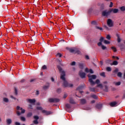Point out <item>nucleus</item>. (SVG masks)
Listing matches in <instances>:
<instances>
[{"label": "nucleus", "instance_id": "f257e3e1", "mask_svg": "<svg viewBox=\"0 0 125 125\" xmlns=\"http://www.w3.org/2000/svg\"><path fill=\"white\" fill-rule=\"evenodd\" d=\"M57 68L60 73H61V79L63 81V86H64V87H72L73 86V84H69L66 81V78H65L66 72L65 71L63 70V69H62V67H61L60 65H58Z\"/></svg>", "mask_w": 125, "mask_h": 125}, {"label": "nucleus", "instance_id": "f03ea898", "mask_svg": "<svg viewBox=\"0 0 125 125\" xmlns=\"http://www.w3.org/2000/svg\"><path fill=\"white\" fill-rule=\"evenodd\" d=\"M89 79V82L90 83L91 85H94L95 84V82L93 81L92 80H95L96 79V75H88Z\"/></svg>", "mask_w": 125, "mask_h": 125}, {"label": "nucleus", "instance_id": "7ed1b4c3", "mask_svg": "<svg viewBox=\"0 0 125 125\" xmlns=\"http://www.w3.org/2000/svg\"><path fill=\"white\" fill-rule=\"evenodd\" d=\"M110 14H111L110 10L108 11L107 10H105L102 12V15L104 17H108V16H109Z\"/></svg>", "mask_w": 125, "mask_h": 125}, {"label": "nucleus", "instance_id": "20e7f679", "mask_svg": "<svg viewBox=\"0 0 125 125\" xmlns=\"http://www.w3.org/2000/svg\"><path fill=\"white\" fill-rule=\"evenodd\" d=\"M107 25L110 28H112V27H114V22H113V21L111 20V19H108L107 20Z\"/></svg>", "mask_w": 125, "mask_h": 125}, {"label": "nucleus", "instance_id": "39448f33", "mask_svg": "<svg viewBox=\"0 0 125 125\" xmlns=\"http://www.w3.org/2000/svg\"><path fill=\"white\" fill-rule=\"evenodd\" d=\"M48 101L50 103H57V102H59L60 100L57 98H49Z\"/></svg>", "mask_w": 125, "mask_h": 125}, {"label": "nucleus", "instance_id": "423d86ee", "mask_svg": "<svg viewBox=\"0 0 125 125\" xmlns=\"http://www.w3.org/2000/svg\"><path fill=\"white\" fill-rule=\"evenodd\" d=\"M79 75L81 79H84L85 78V73L83 72V70H81L79 72Z\"/></svg>", "mask_w": 125, "mask_h": 125}, {"label": "nucleus", "instance_id": "0eeeda50", "mask_svg": "<svg viewBox=\"0 0 125 125\" xmlns=\"http://www.w3.org/2000/svg\"><path fill=\"white\" fill-rule=\"evenodd\" d=\"M119 47H120V50L121 51H123L124 50H125V45L124 44L120 43L118 44Z\"/></svg>", "mask_w": 125, "mask_h": 125}, {"label": "nucleus", "instance_id": "6e6552de", "mask_svg": "<svg viewBox=\"0 0 125 125\" xmlns=\"http://www.w3.org/2000/svg\"><path fill=\"white\" fill-rule=\"evenodd\" d=\"M69 50L71 53H77L78 52V50L75 48H70L69 49Z\"/></svg>", "mask_w": 125, "mask_h": 125}, {"label": "nucleus", "instance_id": "1a4fd4ad", "mask_svg": "<svg viewBox=\"0 0 125 125\" xmlns=\"http://www.w3.org/2000/svg\"><path fill=\"white\" fill-rule=\"evenodd\" d=\"M42 113L43 114H45L47 116H48V115H51V114H52V112L51 111H47L45 110H42Z\"/></svg>", "mask_w": 125, "mask_h": 125}, {"label": "nucleus", "instance_id": "9d476101", "mask_svg": "<svg viewBox=\"0 0 125 125\" xmlns=\"http://www.w3.org/2000/svg\"><path fill=\"white\" fill-rule=\"evenodd\" d=\"M27 102H29V103H31V104H33V103H36V100L35 99H28L26 100Z\"/></svg>", "mask_w": 125, "mask_h": 125}, {"label": "nucleus", "instance_id": "9b49d317", "mask_svg": "<svg viewBox=\"0 0 125 125\" xmlns=\"http://www.w3.org/2000/svg\"><path fill=\"white\" fill-rule=\"evenodd\" d=\"M84 87H85V84H83L81 85L80 86H79L76 89V90H82V89H83V88Z\"/></svg>", "mask_w": 125, "mask_h": 125}, {"label": "nucleus", "instance_id": "f8f14e48", "mask_svg": "<svg viewBox=\"0 0 125 125\" xmlns=\"http://www.w3.org/2000/svg\"><path fill=\"white\" fill-rule=\"evenodd\" d=\"M117 104H118V102H111L110 104V106L111 107H116V106H117Z\"/></svg>", "mask_w": 125, "mask_h": 125}, {"label": "nucleus", "instance_id": "ddd939ff", "mask_svg": "<svg viewBox=\"0 0 125 125\" xmlns=\"http://www.w3.org/2000/svg\"><path fill=\"white\" fill-rule=\"evenodd\" d=\"M110 10V13L113 12V13H118L119 12V9L117 8L111 9Z\"/></svg>", "mask_w": 125, "mask_h": 125}, {"label": "nucleus", "instance_id": "4468645a", "mask_svg": "<svg viewBox=\"0 0 125 125\" xmlns=\"http://www.w3.org/2000/svg\"><path fill=\"white\" fill-rule=\"evenodd\" d=\"M49 86H50V84L49 83H47V85H45L43 86V89H44V90H46V89H47Z\"/></svg>", "mask_w": 125, "mask_h": 125}, {"label": "nucleus", "instance_id": "2eb2a0df", "mask_svg": "<svg viewBox=\"0 0 125 125\" xmlns=\"http://www.w3.org/2000/svg\"><path fill=\"white\" fill-rule=\"evenodd\" d=\"M96 107L97 109H98L99 110H100L102 108V104H98L96 105Z\"/></svg>", "mask_w": 125, "mask_h": 125}, {"label": "nucleus", "instance_id": "dca6fc26", "mask_svg": "<svg viewBox=\"0 0 125 125\" xmlns=\"http://www.w3.org/2000/svg\"><path fill=\"white\" fill-rule=\"evenodd\" d=\"M78 66L80 69H81L82 70H83V66H84V65L83 64V63L82 62H80L78 63Z\"/></svg>", "mask_w": 125, "mask_h": 125}, {"label": "nucleus", "instance_id": "f3484780", "mask_svg": "<svg viewBox=\"0 0 125 125\" xmlns=\"http://www.w3.org/2000/svg\"><path fill=\"white\" fill-rule=\"evenodd\" d=\"M69 103H70V104H76L75 100H74V99H73V98H70Z\"/></svg>", "mask_w": 125, "mask_h": 125}, {"label": "nucleus", "instance_id": "a211bd4d", "mask_svg": "<svg viewBox=\"0 0 125 125\" xmlns=\"http://www.w3.org/2000/svg\"><path fill=\"white\" fill-rule=\"evenodd\" d=\"M89 89L90 91H91L92 92H95V91H96V88L95 87H89Z\"/></svg>", "mask_w": 125, "mask_h": 125}, {"label": "nucleus", "instance_id": "6ab92c4d", "mask_svg": "<svg viewBox=\"0 0 125 125\" xmlns=\"http://www.w3.org/2000/svg\"><path fill=\"white\" fill-rule=\"evenodd\" d=\"M6 123L8 125H11L12 123V120L10 119H8L6 120Z\"/></svg>", "mask_w": 125, "mask_h": 125}, {"label": "nucleus", "instance_id": "aec40b11", "mask_svg": "<svg viewBox=\"0 0 125 125\" xmlns=\"http://www.w3.org/2000/svg\"><path fill=\"white\" fill-rule=\"evenodd\" d=\"M81 103L82 104H85V103H86V100H85V99H81Z\"/></svg>", "mask_w": 125, "mask_h": 125}, {"label": "nucleus", "instance_id": "412c9836", "mask_svg": "<svg viewBox=\"0 0 125 125\" xmlns=\"http://www.w3.org/2000/svg\"><path fill=\"white\" fill-rule=\"evenodd\" d=\"M116 37H117L118 42H121V38H120V35H119V34H117Z\"/></svg>", "mask_w": 125, "mask_h": 125}, {"label": "nucleus", "instance_id": "4be33fe9", "mask_svg": "<svg viewBox=\"0 0 125 125\" xmlns=\"http://www.w3.org/2000/svg\"><path fill=\"white\" fill-rule=\"evenodd\" d=\"M65 107H66V108H67V109H70V108H72V106L71 105V104H67L65 105Z\"/></svg>", "mask_w": 125, "mask_h": 125}, {"label": "nucleus", "instance_id": "5701e85b", "mask_svg": "<svg viewBox=\"0 0 125 125\" xmlns=\"http://www.w3.org/2000/svg\"><path fill=\"white\" fill-rule=\"evenodd\" d=\"M104 90L105 92H108L109 89L108 88V86H107V85L104 86Z\"/></svg>", "mask_w": 125, "mask_h": 125}, {"label": "nucleus", "instance_id": "b1692460", "mask_svg": "<svg viewBox=\"0 0 125 125\" xmlns=\"http://www.w3.org/2000/svg\"><path fill=\"white\" fill-rule=\"evenodd\" d=\"M58 62H59L60 65L61 66H63V63H62V59H60L58 60Z\"/></svg>", "mask_w": 125, "mask_h": 125}, {"label": "nucleus", "instance_id": "393cba45", "mask_svg": "<svg viewBox=\"0 0 125 125\" xmlns=\"http://www.w3.org/2000/svg\"><path fill=\"white\" fill-rule=\"evenodd\" d=\"M114 83L115 84V85L119 86V85H121L122 82H116V83L114 82Z\"/></svg>", "mask_w": 125, "mask_h": 125}, {"label": "nucleus", "instance_id": "a878e982", "mask_svg": "<svg viewBox=\"0 0 125 125\" xmlns=\"http://www.w3.org/2000/svg\"><path fill=\"white\" fill-rule=\"evenodd\" d=\"M32 116L33 113H32V112H29L27 115V118H31V117H32Z\"/></svg>", "mask_w": 125, "mask_h": 125}, {"label": "nucleus", "instance_id": "bb28decb", "mask_svg": "<svg viewBox=\"0 0 125 125\" xmlns=\"http://www.w3.org/2000/svg\"><path fill=\"white\" fill-rule=\"evenodd\" d=\"M111 49L113 50L114 52H117V48L114 46H112Z\"/></svg>", "mask_w": 125, "mask_h": 125}, {"label": "nucleus", "instance_id": "cd10ccee", "mask_svg": "<svg viewBox=\"0 0 125 125\" xmlns=\"http://www.w3.org/2000/svg\"><path fill=\"white\" fill-rule=\"evenodd\" d=\"M119 64V62H118V61H114L112 62V65H114L116 66V65H118Z\"/></svg>", "mask_w": 125, "mask_h": 125}, {"label": "nucleus", "instance_id": "c85d7f7f", "mask_svg": "<svg viewBox=\"0 0 125 125\" xmlns=\"http://www.w3.org/2000/svg\"><path fill=\"white\" fill-rule=\"evenodd\" d=\"M122 76H123V74L122 72H118L117 73V77H119V78H122Z\"/></svg>", "mask_w": 125, "mask_h": 125}, {"label": "nucleus", "instance_id": "c756f323", "mask_svg": "<svg viewBox=\"0 0 125 125\" xmlns=\"http://www.w3.org/2000/svg\"><path fill=\"white\" fill-rule=\"evenodd\" d=\"M95 28L97 30H100V31H102L103 30V28H102V27H100L99 26H96Z\"/></svg>", "mask_w": 125, "mask_h": 125}, {"label": "nucleus", "instance_id": "7c9ffc66", "mask_svg": "<svg viewBox=\"0 0 125 125\" xmlns=\"http://www.w3.org/2000/svg\"><path fill=\"white\" fill-rule=\"evenodd\" d=\"M91 97L94 99H97V96L96 95H91Z\"/></svg>", "mask_w": 125, "mask_h": 125}, {"label": "nucleus", "instance_id": "2f4dec72", "mask_svg": "<svg viewBox=\"0 0 125 125\" xmlns=\"http://www.w3.org/2000/svg\"><path fill=\"white\" fill-rule=\"evenodd\" d=\"M91 24L92 25H97V22L95 21H91Z\"/></svg>", "mask_w": 125, "mask_h": 125}, {"label": "nucleus", "instance_id": "473e14b6", "mask_svg": "<svg viewBox=\"0 0 125 125\" xmlns=\"http://www.w3.org/2000/svg\"><path fill=\"white\" fill-rule=\"evenodd\" d=\"M106 70L107 72H111V71H112V68L110 67H106Z\"/></svg>", "mask_w": 125, "mask_h": 125}, {"label": "nucleus", "instance_id": "72a5a7b5", "mask_svg": "<svg viewBox=\"0 0 125 125\" xmlns=\"http://www.w3.org/2000/svg\"><path fill=\"white\" fill-rule=\"evenodd\" d=\"M96 87H100V88H103V85L102 84H98V85L96 86Z\"/></svg>", "mask_w": 125, "mask_h": 125}, {"label": "nucleus", "instance_id": "f704fd0d", "mask_svg": "<svg viewBox=\"0 0 125 125\" xmlns=\"http://www.w3.org/2000/svg\"><path fill=\"white\" fill-rule=\"evenodd\" d=\"M120 10H121V11H125V6H123L120 7Z\"/></svg>", "mask_w": 125, "mask_h": 125}, {"label": "nucleus", "instance_id": "c9c22d12", "mask_svg": "<svg viewBox=\"0 0 125 125\" xmlns=\"http://www.w3.org/2000/svg\"><path fill=\"white\" fill-rule=\"evenodd\" d=\"M104 43H105V44H110V42L108 41L104 40Z\"/></svg>", "mask_w": 125, "mask_h": 125}, {"label": "nucleus", "instance_id": "e433bc0d", "mask_svg": "<svg viewBox=\"0 0 125 125\" xmlns=\"http://www.w3.org/2000/svg\"><path fill=\"white\" fill-rule=\"evenodd\" d=\"M118 72H119V69H118L117 68H116L113 71V73H114V74H117V73H118Z\"/></svg>", "mask_w": 125, "mask_h": 125}, {"label": "nucleus", "instance_id": "4c0bfd02", "mask_svg": "<svg viewBox=\"0 0 125 125\" xmlns=\"http://www.w3.org/2000/svg\"><path fill=\"white\" fill-rule=\"evenodd\" d=\"M20 110H21V114H24V113L25 112V109H23L22 107L20 108Z\"/></svg>", "mask_w": 125, "mask_h": 125}, {"label": "nucleus", "instance_id": "58836bf2", "mask_svg": "<svg viewBox=\"0 0 125 125\" xmlns=\"http://www.w3.org/2000/svg\"><path fill=\"white\" fill-rule=\"evenodd\" d=\"M56 56L61 58L62 57V54H61L60 53H58L56 55Z\"/></svg>", "mask_w": 125, "mask_h": 125}, {"label": "nucleus", "instance_id": "ea45409f", "mask_svg": "<svg viewBox=\"0 0 125 125\" xmlns=\"http://www.w3.org/2000/svg\"><path fill=\"white\" fill-rule=\"evenodd\" d=\"M104 29H105V30H106L107 31L110 30V28H109V27H108V26H107V25H104Z\"/></svg>", "mask_w": 125, "mask_h": 125}, {"label": "nucleus", "instance_id": "a19ab883", "mask_svg": "<svg viewBox=\"0 0 125 125\" xmlns=\"http://www.w3.org/2000/svg\"><path fill=\"white\" fill-rule=\"evenodd\" d=\"M100 76H101L102 77H104V78H105V72H102L101 73H100Z\"/></svg>", "mask_w": 125, "mask_h": 125}, {"label": "nucleus", "instance_id": "79ce46f5", "mask_svg": "<svg viewBox=\"0 0 125 125\" xmlns=\"http://www.w3.org/2000/svg\"><path fill=\"white\" fill-rule=\"evenodd\" d=\"M36 108L37 110H42V106H37Z\"/></svg>", "mask_w": 125, "mask_h": 125}, {"label": "nucleus", "instance_id": "37998d69", "mask_svg": "<svg viewBox=\"0 0 125 125\" xmlns=\"http://www.w3.org/2000/svg\"><path fill=\"white\" fill-rule=\"evenodd\" d=\"M46 69H47V67L46 66V65H44L42 67V70H46Z\"/></svg>", "mask_w": 125, "mask_h": 125}, {"label": "nucleus", "instance_id": "c03bdc74", "mask_svg": "<svg viewBox=\"0 0 125 125\" xmlns=\"http://www.w3.org/2000/svg\"><path fill=\"white\" fill-rule=\"evenodd\" d=\"M21 121H22V122H25V121H26V118L24 117H21Z\"/></svg>", "mask_w": 125, "mask_h": 125}, {"label": "nucleus", "instance_id": "a18cd8bd", "mask_svg": "<svg viewBox=\"0 0 125 125\" xmlns=\"http://www.w3.org/2000/svg\"><path fill=\"white\" fill-rule=\"evenodd\" d=\"M102 49H103V50H105V49H106L107 48L106 47V46H104V45H102Z\"/></svg>", "mask_w": 125, "mask_h": 125}, {"label": "nucleus", "instance_id": "49530a36", "mask_svg": "<svg viewBox=\"0 0 125 125\" xmlns=\"http://www.w3.org/2000/svg\"><path fill=\"white\" fill-rule=\"evenodd\" d=\"M33 123H34V125H38L39 124V122L37 120H34L33 121Z\"/></svg>", "mask_w": 125, "mask_h": 125}, {"label": "nucleus", "instance_id": "de8ad7c7", "mask_svg": "<svg viewBox=\"0 0 125 125\" xmlns=\"http://www.w3.org/2000/svg\"><path fill=\"white\" fill-rule=\"evenodd\" d=\"M8 101H9V100H8V99L7 98H4L3 99V102H4L7 103V102H8Z\"/></svg>", "mask_w": 125, "mask_h": 125}, {"label": "nucleus", "instance_id": "09e8293b", "mask_svg": "<svg viewBox=\"0 0 125 125\" xmlns=\"http://www.w3.org/2000/svg\"><path fill=\"white\" fill-rule=\"evenodd\" d=\"M15 94L16 95H17V94H18V92L17 91V89L16 88V87H15Z\"/></svg>", "mask_w": 125, "mask_h": 125}, {"label": "nucleus", "instance_id": "8fccbe9b", "mask_svg": "<svg viewBox=\"0 0 125 125\" xmlns=\"http://www.w3.org/2000/svg\"><path fill=\"white\" fill-rule=\"evenodd\" d=\"M34 119H35V120H37V121H38V120H39L40 119V117H39V116H34Z\"/></svg>", "mask_w": 125, "mask_h": 125}, {"label": "nucleus", "instance_id": "3c124183", "mask_svg": "<svg viewBox=\"0 0 125 125\" xmlns=\"http://www.w3.org/2000/svg\"><path fill=\"white\" fill-rule=\"evenodd\" d=\"M99 83H100V80H99V79H97L96 80V82H95V83H97V84H98Z\"/></svg>", "mask_w": 125, "mask_h": 125}, {"label": "nucleus", "instance_id": "603ef678", "mask_svg": "<svg viewBox=\"0 0 125 125\" xmlns=\"http://www.w3.org/2000/svg\"><path fill=\"white\" fill-rule=\"evenodd\" d=\"M107 40H111V36H110V35H107L106 36Z\"/></svg>", "mask_w": 125, "mask_h": 125}, {"label": "nucleus", "instance_id": "864d4df0", "mask_svg": "<svg viewBox=\"0 0 125 125\" xmlns=\"http://www.w3.org/2000/svg\"><path fill=\"white\" fill-rule=\"evenodd\" d=\"M57 92L58 93H60L61 92V88H58L57 90Z\"/></svg>", "mask_w": 125, "mask_h": 125}, {"label": "nucleus", "instance_id": "5fc2aeb1", "mask_svg": "<svg viewBox=\"0 0 125 125\" xmlns=\"http://www.w3.org/2000/svg\"><path fill=\"white\" fill-rule=\"evenodd\" d=\"M71 66H75L76 65V62H72L71 63Z\"/></svg>", "mask_w": 125, "mask_h": 125}, {"label": "nucleus", "instance_id": "6e6d98bb", "mask_svg": "<svg viewBox=\"0 0 125 125\" xmlns=\"http://www.w3.org/2000/svg\"><path fill=\"white\" fill-rule=\"evenodd\" d=\"M112 58H113L114 59H117V60H119V59H120V58H119L118 57H116V56H112Z\"/></svg>", "mask_w": 125, "mask_h": 125}, {"label": "nucleus", "instance_id": "4d7b16f0", "mask_svg": "<svg viewBox=\"0 0 125 125\" xmlns=\"http://www.w3.org/2000/svg\"><path fill=\"white\" fill-rule=\"evenodd\" d=\"M98 46H102V42H99V43H98Z\"/></svg>", "mask_w": 125, "mask_h": 125}, {"label": "nucleus", "instance_id": "13d9d810", "mask_svg": "<svg viewBox=\"0 0 125 125\" xmlns=\"http://www.w3.org/2000/svg\"><path fill=\"white\" fill-rule=\"evenodd\" d=\"M103 41H104V38L103 37H101L100 39V42H103Z\"/></svg>", "mask_w": 125, "mask_h": 125}, {"label": "nucleus", "instance_id": "bf43d9fd", "mask_svg": "<svg viewBox=\"0 0 125 125\" xmlns=\"http://www.w3.org/2000/svg\"><path fill=\"white\" fill-rule=\"evenodd\" d=\"M89 73H90L91 74H93V73H94V72H93V70H92V69H89Z\"/></svg>", "mask_w": 125, "mask_h": 125}, {"label": "nucleus", "instance_id": "052dcab7", "mask_svg": "<svg viewBox=\"0 0 125 125\" xmlns=\"http://www.w3.org/2000/svg\"><path fill=\"white\" fill-rule=\"evenodd\" d=\"M113 2H110V4L109 5V7H113Z\"/></svg>", "mask_w": 125, "mask_h": 125}, {"label": "nucleus", "instance_id": "680f3d73", "mask_svg": "<svg viewBox=\"0 0 125 125\" xmlns=\"http://www.w3.org/2000/svg\"><path fill=\"white\" fill-rule=\"evenodd\" d=\"M85 71L86 72V73H89V70H88V68H85Z\"/></svg>", "mask_w": 125, "mask_h": 125}, {"label": "nucleus", "instance_id": "e2e57ef3", "mask_svg": "<svg viewBox=\"0 0 125 125\" xmlns=\"http://www.w3.org/2000/svg\"><path fill=\"white\" fill-rule=\"evenodd\" d=\"M17 115L18 116H20V115H21V113L19 111H17Z\"/></svg>", "mask_w": 125, "mask_h": 125}, {"label": "nucleus", "instance_id": "0e129e2a", "mask_svg": "<svg viewBox=\"0 0 125 125\" xmlns=\"http://www.w3.org/2000/svg\"><path fill=\"white\" fill-rule=\"evenodd\" d=\"M85 59H87V60H88L89 59V57L87 55H86L85 57Z\"/></svg>", "mask_w": 125, "mask_h": 125}, {"label": "nucleus", "instance_id": "69168bd1", "mask_svg": "<svg viewBox=\"0 0 125 125\" xmlns=\"http://www.w3.org/2000/svg\"><path fill=\"white\" fill-rule=\"evenodd\" d=\"M15 125H20V123H19V122H16L15 123Z\"/></svg>", "mask_w": 125, "mask_h": 125}, {"label": "nucleus", "instance_id": "338daca9", "mask_svg": "<svg viewBox=\"0 0 125 125\" xmlns=\"http://www.w3.org/2000/svg\"><path fill=\"white\" fill-rule=\"evenodd\" d=\"M20 109H21V107H20V106H17V110H20Z\"/></svg>", "mask_w": 125, "mask_h": 125}, {"label": "nucleus", "instance_id": "774afa93", "mask_svg": "<svg viewBox=\"0 0 125 125\" xmlns=\"http://www.w3.org/2000/svg\"><path fill=\"white\" fill-rule=\"evenodd\" d=\"M122 99H125V94H124V95L122 97Z\"/></svg>", "mask_w": 125, "mask_h": 125}]
</instances>
